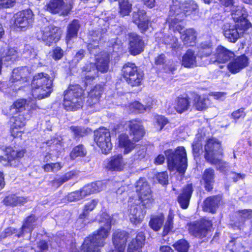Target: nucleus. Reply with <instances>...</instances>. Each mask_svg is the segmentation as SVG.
<instances>
[{"instance_id": "obj_1", "label": "nucleus", "mask_w": 252, "mask_h": 252, "mask_svg": "<svg viewBox=\"0 0 252 252\" xmlns=\"http://www.w3.org/2000/svg\"><path fill=\"white\" fill-rule=\"evenodd\" d=\"M128 135L122 133L118 137V145L123 149L125 155L130 153L135 147V144L142 140L146 134V130L142 121L133 119L127 122Z\"/></svg>"}, {"instance_id": "obj_2", "label": "nucleus", "mask_w": 252, "mask_h": 252, "mask_svg": "<svg viewBox=\"0 0 252 252\" xmlns=\"http://www.w3.org/2000/svg\"><path fill=\"white\" fill-rule=\"evenodd\" d=\"M86 80L82 81L84 87L78 84H70L63 92V105L67 111H76L83 107L85 96V90L87 86Z\"/></svg>"}, {"instance_id": "obj_3", "label": "nucleus", "mask_w": 252, "mask_h": 252, "mask_svg": "<svg viewBox=\"0 0 252 252\" xmlns=\"http://www.w3.org/2000/svg\"><path fill=\"white\" fill-rule=\"evenodd\" d=\"M108 223L107 228L101 226L84 238L80 247L83 252H102L111 228V222Z\"/></svg>"}, {"instance_id": "obj_4", "label": "nucleus", "mask_w": 252, "mask_h": 252, "mask_svg": "<svg viewBox=\"0 0 252 252\" xmlns=\"http://www.w3.org/2000/svg\"><path fill=\"white\" fill-rule=\"evenodd\" d=\"M168 169L172 172L176 170L182 175L185 174L188 167V158L186 149L178 146L174 150L168 149L164 151Z\"/></svg>"}, {"instance_id": "obj_5", "label": "nucleus", "mask_w": 252, "mask_h": 252, "mask_svg": "<svg viewBox=\"0 0 252 252\" xmlns=\"http://www.w3.org/2000/svg\"><path fill=\"white\" fill-rule=\"evenodd\" d=\"M224 155L221 141L215 137H211L206 140L204 146V158L211 165H217L218 169L225 168V162L222 158Z\"/></svg>"}, {"instance_id": "obj_6", "label": "nucleus", "mask_w": 252, "mask_h": 252, "mask_svg": "<svg viewBox=\"0 0 252 252\" xmlns=\"http://www.w3.org/2000/svg\"><path fill=\"white\" fill-rule=\"evenodd\" d=\"M4 156L0 155V163L4 167L19 168L22 166V159L26 153L25 149L16 150L11 146L2 149Z\"/></svg>"}, {"instance_id": "obj_7", "label": "nucleus", "mask_w": 252, "mask_h": 252, "mask_svg": "<svg viewBox=\"0 0 252 252\" xmlns=\"http://www.w3.org/2000/svg\"><path fill=\"white\" fill-rule=\"evenodd\" d=\"M135 192L139 200L146 207L148 204L154 202L153 192L150 185L144 177H140L134 184Z\"/></svg>"}, {"instance_id": "obj_8", "label": "nucleus", "mask_w": 252, "mask_h": 252, "mask_svg": "<svg viewBox=\"0 0 252 252\" xmlns=\"http://www.w3.org/2000/svg\"><path fill=\"white\" fill-rule=\"evenodd\" d=\"M189 233L194 237L202 239L206 237L213 226L211 220L205 218L199 221H195L188 223Z\"/></svg>"}, {"instance_id": "obj_9", "label": "nucleus", "mask_w": 252, "mask_h": 252, "mask_svg": "<svg viewBox=\"0 0 252 252\" xmlns=\"http://www.w3.org/2000/svg\"><path fill=\"white\" fill-rule=\"evenodd\" d=\"M94 141L100 149L101 152L107 155L112 148L109 130L105 127H99L94 132Z\"/></svg>"}, {"instance_id": "obj_10", "label": "nucleus", "mask_w": 252, "mask_h": 252, "mask_svg": "<svg viewBox=\"0 0 252 252\" xmlns=\"http://www.w3.org/2000/svg\"><path fill=\"white\" fill-rule=\"evenodd\" d=\"M62 32L60 28L54 26L42 28L36 33L38 40H42L46 45L50 46L52 43L57 42L61 37Z\"/></svg>"}, {"instance_id": "obj_11", "label": "nucleus", "mask_w": 252, "mask_h": 252, "mask_svg": "<svg viewBox=\"0 0 252 252\" xmlns=\"http://www.w3.org/2000/svg\"><path fill=\"white\" fill-rule=\"evenodd\" d=\"M96 66L94 63H90L86 65L85 70L87 72L94 71L97 72L99 71L101 72L107 71L109 68V56L106 52H101L96 56Z\"/></svg>"}, {"instance_id": "obj_12", "label": "nucleus", "mask_w": 252, "mask_h": 252, "mask_svg": "<svg viewBox=\"0 0 252 252\" xmlns=\"http://www.w3.org/2000/svg\"><path fill=\"white\" fill-rule=\"evenodd\" d=\"M130 237L129 233L126 230L117 229L112 235V242L114 250L117 252H125L126 243Z\"/></svg>"}, {"instance_id": "obj_13", "label": "nucleus", "mask_w": 252, "mask_h": 252, "mask_svg": "<svg viewBox=\"0 0 252 252\" xmlns=\"http://www.w3.org/2000/svg\"><path fill=\"white\" fill-rule=\"evenodd\" d=\"M126 166V162L123 155L118 154L112 156L106 159L104 168L107 172H121L125 170Z\"/></svg>"}, {"instance_id": "obj_14", "label": "nucleus", "mask_w": 252, "mask_h": 252, "mask_svg": "<svg viewBox=\"0 0 252 252\" xmlns=\"http://www.w3.org/2000/svg\"><path fill=\"white\" fill-rule=\"evenodd\" d=\"M176 6H171L167 22L169 24L170 30H173L174 32H178L182 35L184 33L183 31H185L184 30V27L178 23L184 19V14L181 13L175 14Z\"/></svg>"}, {"instance_id": "obj_15", "label": "nucleus", "mask_w": 252, "mask_h": 252, "mask_svg": "<svg viewBox=\"0 0 252 252\" xmlns=\"http://www.w3.org/2000/svg\"><path fill=\"white\" fill-rule=\"evenodd\" d=\"M11 119L13 121L10 126L9 132L10 136L14 139L20 138L21 139L24 133L22 128L26 125V118L23 116H12Z\"/></svg>"}, {"instance_id": "obj_16", "label": "nucleus", "mask_w": 252, "mask_h": 252, "mask_svg": "<svg viewBox=\"0 0 252 252\" xmlns=\"http://www.w3.org/2000/svg\"><path fill=\"white\" fill-rule=\"evenodd\" d=\"M104 91V85L96 84L87 93L86 103L88 107L92 108L99 103Z\"/></svg>"}, {"instance_id": "obj_17", "label": "nucleus", "mask_w": 252, "mask_h": 252, "mask_svg": "<svg viewBox=\"0 0 252 252\" xmlns=\"http://www.w3.org/2000/svg\"><path fill=\"white\" fill-rule=\"evenodd\" d=\"M33 22V13L31 10L18 12L15 15L14 25L21 30H25Z\"/></svg>"}, {"instance_id": "obj_18", "label": "nucleus", "mask_w": 252, "mask_h": 252, "mask_svg": "<svg viewBox=\"0 0 252 252\" xmlns=\"http://www.w3.org/2000/svg\"><path fill=\"white\" fill-rule=\"evenodd\" d=\"M28 106V100L26 98H18L14 101L9 107V112L4 114L6 116H23L26 118L25 114L24 113Z\"/></svg>"}, {"instance_id": "obj_19", "label": "nucleus", "mask_w": 252, "mask_h": 252, "mask_svg": "<svg viewBox=\"0 0 252 252\" xmlns=\"http://www.w3.org/2000/svg\"><path fill=\"white\" fill-rule=\"evenodd\" d=\"M46 10L54 14L66 15L71 9L70 4H65L63 0H50L45 5Z\"/></svg>"}, {"instance_id": "obj_20", "label": "nucleus", "mask_w": 252, "mask_h": 252, "mask_svg": "<svg viewBox=\"0 0 252 252\" xmlns=\"http://www.w3.org/2000/svg\"><path fill=\"white\" fill-rule=\"evenodd\" d=\"M222 198V194L214 195L206 197L203 201L202 206L203 211L212 214H215Z\"/></svg>"}, {"instance_id": "obj_21", "label": "nucleus", "mask_w": 252, "mask_h": 252, "mask_svg": "<svg viewBox=\"0 0 252 252\" xmlns=\"http://www.w3.org/2000/svg\"><path fill=\"white\" fill-rule=\"evenodd\" d=\"M193 190L192 183L188 184L182 188L177 198L182 209H187L189 207Z\"/></svg>"}, {"instance_id": "obj_22", "label": "nucleus", "mask_w": 252, "mask_h": 252, "mask_svg": "<svg viewBox=\"0 0 252 252\" xmlns=\"http://www.w3.org/2000/svg\"><path fill=\"white\" fill-rule=\"evenodd\" d=\"M39 80H32L31 82V87L32 90L38 89L40 93H42L43 95L41 98L48 97L53 91V80H43L42 82H38Z\"/></svg>"}, {"instance_id": "obj_23", "label": "nucleus", "mask_w": 252, "mask_h": 252, "mask_svg": "<svg viewBox=\"0 0 252 252\" xmlns=\"http://www.w3.org/2000/svg\"><path fill=\"white\" fill-rule=\"evenodd\" d=\"M146 236L144 232H138L135 237L131 239L128 244L127 252H142V248L145 245Z\"/></svg>"}, {"instance_id": "obj_24", "label": "nucleus", "mask_w": 252, "mask_h": 252, "mask_svg": "<svg viewBox=\"0 0 252 252\" xmlns=\"http://www.w3.org/2000/svg\"><path fill=\"white\" fill-rule=\"evenodd\" d=\"M190 94L193 96V106L196 110L202 111L207 109L211 104V100L207 94L200 95L194 92Z\"/></svg>"}, {"instance_id": "obj_25", "label": "nucleus", "mask_w": 252, "mask_h": 252, "mask_svg": "<svg viewBox=\"0 0 252 252\" xmlns=\"http://www.w3.org/2000/svg\"><path fill=\"white\" fill-rule=\"evenodd\" d=\"M129 36V50L133 55H136L143 51L144 42L141 38L137 34L130 33Z\"/></svg>"}, {"instance_id": "obj_26", "label": "nucleus", "mask_w": 252, "mask_h": 252, "mask_svg": "<svg viewBox=\"0 0 252 252\" xmlns=\"http://www.w3.org/2000/svg\"><path fill=\"white\" fill-rule=\"evenodd\" d=\"M215 170L211 167L204 170L202 175V180L205 190L208 192H212L215 183Z\"/></svg>"}, {"instance_id": "obj_27", "label": "nucleus", "mask_w": 252, "mask_h": 252, "mask_svg": "<svg viewBox=\"0 0 252 252\" xmlns=\"http://www.w3.org/2000/svg\"><path fill=\"white\" fill-rule=\"evenodd\" d=\"M133 21L142 31L145 32L149 26V19L143 10L138 9L133 13Z\"/></svg>"}, {"instance_id": "obj_28", "label": "nucleus", "mask_w": 252, "mask_h": 252, "mask_svg": "<svg viewBox=\"0 0 252 252\" xmlns=\"http://www.w3.org/2000/svg\"><path fill=\"white\" fill-rule=\"evenodd\" d=\"M37 219L36 216L33 214H31L26 217L24 219L23 224L20 228V232L16 235V237L20 238L23 236L26 232V230H28V232L32 233L35 228L34 223L37 221Z\"/></svg>"}, {"instance_id": "obj_29", "label": "nucleus", "mask_w": 252, "mask_h": 252, "mask_svg": "<svg viewBox=\"0 0 252 252\" xmlns=\"http://www.w3.org/2000/svg\"><path fill=\"white\" fill-rule=\"evenodd\" d=\"M249 63V59L245 55L237 57L228 65V68L232 73H236L246 67Z\"/></svg>"}, {"instance_id": "obj_30", "label": "nucleus", "mask_w": 252, "mask_h": 252, "mask_svg": "<svg viewBox=\"0 0 252 252\" xmlns=\"http://www.w3.org/2000/svg\"><path fill=\"white\" fill-rule=\"evenodd\" d=\"M27 201V197L17 196L13 193L5 196L2 201V203L6 207H14L23 205Z\"/></svg>"}, {"instance_id": "obj_31", "label": "nucleus", "mask_w": 252, "mask_h": 252, "mask_svg": "<svg viewBox=\"0 0 252 252\" xmlns=\"http://www.w3.org/2000/svg\"><path fill=\"white\" fill-rule=\"evenodd\" d=\"M182 63L186 67H193L200 65L197 59L196 55L191 50H188L184 55Z\"/></svg>"}, {"instance_id": "obj_32", "label": "nucleus", "mask_w": 252, "mask_h": 252, "mask_svg": "<svg viewBox=\"0 0 252 252\" xmlns=\"http://www.w3.org/2000/svg\"><path fill=\"white\" fill-rule=\"evenodd\" d=\"M234 57L233 52L222 46H219L216 49V60L214 62L225 63Z\"/></svg>"}, {"instance_id": "obj_33", "label": "nucleus", "mask_w": 252, "mask_h": 252, "mask_svg": "<svg viewBox=\"0 0 252 252\" xmlns=\"http://www.w3.org/2000/svg\"><path fill=\"white\" fill-rule=\"evenodd\" d=\"M174 5H177L175 14L183 13L184 14V16L186 13L195 11L197 8V4L193 1H186L182 3L177 2L172 6Z\"/></svg>"}, {"instance_id": "obj_34", "label": "nucleus", "mask_w": 252, "mask_h": 252, "mask_svg": "<svg viewBox=\"0 0 252 252\" xmlns=\"http://www.w3.org/2000/svg\"><path fill=\"white\" fill-rule=\"evenodd\" d=\"M99 202L98 199H93L86 203L82 209V212L78 216V219L84 220L87 219L91 212L93 211Z\"/></svg>"}, {"instance_id": "obj_35", "label": "nucleus", "mask_w": 252, "mask_h": 252, "mask_svg": "<svg viewBox=\"0 0 252 252\" xmlns=\"http://www.w3.org/2000/svg\"><path fill=\"white\" fill-rule=\"evenodd\" d=\"M189 97L178 96L177 98L175 109L179 114L187 111L190 106V100Z\"/></svg>"}, {"instance_id": "obj_36", "label": "nucleus", "mask_w": 252, "mask_h": 252, "mask_svg": "<svg viewBox=\"0 0 252 252\" xmlns=\"http://www.w3.org/2000/svg\"><path fill=\"white\" fill-rule=\"evenodd\" d=\"M164 220V216L162 213L155 215L151 218L149 225L155 231H158L161 228Z\"/></svg>"}, {"instance_id": "obj_37", "label": "nucleus", "mask_w": 252, "mask_h": 252, "mask_svg": "<svg viewBox=\"0 0 252 252\" xmlns=\"http://www.w3.org/2000/svg\"><path fill=\"white\" fill-rule=\"evenodd\" d=\"M80 28L78 20H74L68 26L66 36V40L68 42L72 38L77 36V32Z\"/></svg>"}, {"instance_id": "obj_38", "label": "nucleus", "mask_w": 252, "mask_h": 252, "mask_svg": "<svg viewBox=\"0 0 252 252\" xmlns=\"http://www.w3.org/2000/svg\"><path fill=\"white\" fill-rule=\"evenodd\" d=\"M76 175L77 174L75 170L69 171L65 173L60 178L58 179H55L52 180V183L53 185L58 188L65 182L73 179L74 177L76 176Z\"/></svg>"}, {"instance_id": "obj_39", "label": "nucleus", "mask_w": 252, "mask_h": 252, "mask_svg": "<svg viewBox=\"0 0 252 252\" xmlns=\"http://www.w3.org/2000/svg\"><path fill=\"white\" fill-rule=\"evenodd\" d=\"M122 75L126 79H130L137 72V67L134 63H128L125 64L122 70Z\"/></svg>"}, {"instance_id": "obj_40", "label": "nucleus", "mask_w": 252, "mask_h": 252, "mask_svg": "<svg viewBox=\"0 0 252 252\" xmlns=\"http://www.w3.org/2000/svg\"><path fill=\"white\" fill-rule=\"evenodd\" d=\"M242 35L235 26L232 28L226 29L224 32V35L228 40L232 42H235Z\"/></svg>"}, {"instance_id": "obj_41", "label": "nucleus", "mask_w": 252, "mask_h": 252, "mask_svg": "<svg viewBox=\"0 0 252 252\" xmlns=\"http://www.w3.org/2000/svg\"><path fill=\"white\" fill-rule=\"evenodd\" d=\"M181 38L185 44H189L194 42L196 38V32L193 29H189L183 31Z\"/></svg>"}, {"instance_id": "obj_42", "label": "nucleus", "mask_w": 252, "mask_h": 252, "mask_svg": "<svg viewBox=\"0 0 252 252\" xmlns=\"http://www.w3.org/2000/svg\"><path fill=\"white\" fill-rule=\"evenodd\" d=\"M82 194L83 197L95 193L99 191V187L95 183H91L84 186L81 189Z\"/></svg>"}, {"instance_id": "obj_43", "label": "nucleus", "mask_w": 252, "mask_h": 252, "mask_svg": "<svg viewBox=\"0 0 252 252\" xmlns=\"http://www.w3.org/2000/svg\"><path fill=\"white\" fill-rule=\"evenodd\" d=\"M132 4L128 0H119V13L122 16L128 15L131 12Z\"/></svg>"}, {"instance_id": "obj_44", "label": "nucleus", "mask_w": 252, "mask_h": 252, "mask_svg": "<svg viewBox=\"0 0 252 252\" xmlns=\"http://www.w3.org/2000/svg\"><path fill=\"white\" fill-rule=\"evenodd\" d=\"M172 246L177 252H188L190 245L185 239L177 240Z\"/></svg>"}, {"instance_id": "obj_45", "label": "nucleus", "mask_w": 252, "mask_h": 252, "mask_svg": "<svg viewBox=\"0 0 252 252\" xmlns=\"http://www.w3.org/2000/svg\"><path fill=\"white\" fill-rule=\"evenodd\" d=\"M87 151L83 144H79L75 146L70 153V157L72 159H75L77 157H84L86 156Z\"/></svg>"}, {"instance_id": "obj_46", "label": "nucleus", "mask_w": 252, "mask_h": 252, "mask_svg": "<svg viewBox=\"0 0 252 252\" xmlns=\"http://www.w3.org/2000/svg\"><path fill=\"white\" fill-rule=\"evenodd\" d=\"M245 10L240 6H233L231 9V15L235 22L246 17Z\"/></svg>"}, {"instance_id": "obj_47", "label": "nucleus", "mask_w": 252, "mask_h": 252, "mask_svg": "<svg viewBox=\"0 0 252 252\" xmlns=\"http://www.w3.org/2000/svg\"><path fill=\"white\" fill-rule=\"evenodd\" d=\"M230 243H233L232 248L230 249L231 252H248L245 250V247L242 242L238 240V238H232Z\"/></svg>"}, {"instance_id": "obj_48", "label": "nucleus", "mask_w": 252, "mask_h": 252, "mask_svg": "<svg viewBox=\"0 0 252 252\" xmlns=\"http://www.w3.org/2000/svg\"><path fill=\"white\" fill-rule=\"evenodd\" d=\"M173 219L174 215L169 213L167 218V220L163 226L162 230V235H167L173 228Z\"/></svg>"}, {"instance_id": "obj_49", "label": "nucleus", "mask_w": 252, "mask_h": 252, "mask_svg": "<svg viewBox=\"0 0 252 252\" xmlns=\"http://www.w3.org/2000/svg\"><path fill=\"white\" fill-rule=\"evenodd\" d=\"M212 45L210 42H203L200 45V54L202 57H207L212 52Z\"/></svg>"}, {"instance_id": "obj_50", "label": "nucleus", "mask_w": 252, "mask_h": 252, "mask_svg": "<svg viewBox=\"0 0 252 252\" xmlns=\"http://www.w3.org/2000/svg\"><path fill=\"white\" fill-rule=\"evenodd\" d=\"M18 56V52L14 48H7L2 55V58H5V61H15Z\"/></svg>"}, {"instance_id": "obj_51", "label": "nucleus", "mask_w": 252, "mask_h": 252, "mask_svg": "<svg viewBox=\"0 0 252 252\" xmlns=\"http://www.w3.org/2000/svg\"><path fill=\"white\" fill-rule=\"evenodd\" d=\"M12 73L13 77L20 76L21 79H23L28 77V75L30 73V70L27 67H18L13 69Z\"/></svg>"}, {"instance_id": "obj_52", "label": "nucleus", "mask_w": 252, "mask_h": 252, "mask_svg": "<svg viewBox=\"0 0 252 252\" xmlns=\"http://www.w3.org/2000/svg\"><path fill=\"white\" fill-rule=\"evenodd\" d=\"M238 23L235 25L236 28L242 34L244 32L251 27V24L246 19V17L240 19Z\"/></svg>"}, {"instance_id": "obj_53", "label": "nucleus", "mask_w": 252, "mask_h": 252, "mask_svg": "<svg viewBox=\"0 0 252 252\" xmlns=\"http://www.w3.org/2000/svg\"><path fill=\"white\" fill-rule=\"evenodd\" d=\"M132 111L135 113H143L146 110V107L138 101L132 102L129 104Z\"/></svg>"}, {"instance_id": "obj_54", "label": "nucleus", "mask_w": 252, "mask_h": 252, "mask_svg": "<svg viewBox=\"0 0 252 252\" xmlns=\"http://www.w3.org/2000/svg\"><path fill=\"white\" fill-rule=\"evenodd\" d=\"M240 219L243 221L244 224L247 220L252 218V209H245L238 211Z\"/></svg>"}, {"instance_id": "obj_55", "label": "nucleus", "mask_w": 252, "mask_h": 252, "mask_svg": "<svg viewBox=\"0 0 252 252\" xmlns=\"http://www.w3.org/2000/svg\"><path fill=\"white\" fill-rule=\"evenodd\" d=\"M191 148L193 154L198 156L202 148L201 137L194 139L191 144Z\"/></svg>"}, {"instance_id": "obj_56", "label": "nucleus", "mask_w": 252, "mask_h": 252, "mask_svg": "<svg viewBox=\"0 0 252 252\" xmlns=\"http://www.w3.org/2000/svg\"><path fill=\"white\" fill-rule=\"evenodd\" d=\"M71 131L73 133V138L79 139L81 137L84 136L86 132L82 127L78 126H72L69 127Z\"/></svg>"}, {"instance_id": "obj_57", "label": "nucleus", "mask_w": 252, "mask_h": 252, "mask_svg": "<svg viewBox=\"0 0 252 252\" xmlns=\"http://www.w3.org/2000/svg\"><path fill=\"white\" fill-rule=\"evenodd\" d=\"M156 178L158 182L162 186L168 184V175L167 171L158 172L156 174Z\"/></svg>"}, {"instance_id": "obj_58", "label": "nucleus", "mask_w": 252, "mask_h": 252, "mask_svg": "<svg viewBox=\"0 0 252 252\" xmlns=\"http://www.w3.org/2000/svg\"><path fill=\"white\" fill-rule=\"evenodd\" d=\"M245 108L241 107L237 110L233 111L231 115V117L235 121L239 119H244L246 116V113L245 111Z\"/></svg>"}, {"instance_id": "obj_59", "label": "nucleus", "mask_w": 252, "mask_h": 252, "mask_svg": "<svg viewBox=\"0 0 252 252\" xmlns=\"http://www.w3.org/2000/svg\"><path fill=\"white\" fill-rule=\"evenodd\" d=\"M42 169L45 172H49L53 171L54 169H56L57 170H59L61 169L62 166L60 162H55L46 163L43 165L42 167Z\"/></svg>"}, {"instance_id": "obj_60", "label": "nucleus", "mask_w": 252, "mask_h": 252, "mask_svg": "<svg viewBox=\"0 0 252 252\" xmlns=\"http://www.w3.org/2000/svg\"><path fill=\"white\" fill-rule=\"evenodd\" d=\"M37 252H47L49 251V246L47 240H40L37 243Z\"/></svg>"}, {"instance_id": "obj_61", "label": "nucleus", "mask_w": 252, "mask_h": 252, "mask_svg": "<svg viewBox=\"0 0 252 252\" xmlns=\"http://www.w3.org/2000/svg\"><path fill=\"white\" fill-rule=\"evenodd\" d=\"M156 122L159 126L160 130H161L165 126L169 123L168 119L162 115H158L156 118Z\"/></svg>"}, {"instance_id": "obj_62", "label": "nucleus", "mask_w": 252, "mask_h": 252, "mask_svg": "<svg viewBox=\"0 0 252 252\" xmlns=\"http://www.w3.org/2000/svg\"><path fill=\"white\" fill-rule=\"evenodd\" d=\"M83 195L81 190H77L70 192L68 194V199L70 201H76L82 198Z\"/></svg>"}, {"instance_id": "obj_63", "label": "nucleus", "mask_w": 252, "mask_h": 252, "mask_svg": "<svg viewBox=\"0 0 252 252\" xmlns=\"http://www.w3.org/2000/svg\"><path fill=\"white\" fill-rule=\"evenodd\" d=\"M165 44L171 46V48L175 49L178 47V39L174 36H168L165 38Z\"/></svg>"}, {"instance_id": "obj_64", "label": "nucleus", "mask_w": 252, "mask_h": 252, "mask_svg": "<svg viewBox=\"0 0 252 252\" xmlns=\"http://www.w3.org/2000/svg\"><path fill=\"white\" fill-rule=\"evenodd\" d=\"M63 56V51L60 47H57L53 50L52 58L55 60H59L61 59Z\"/></svg>"}]
</instances>
